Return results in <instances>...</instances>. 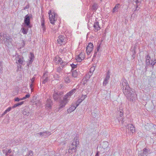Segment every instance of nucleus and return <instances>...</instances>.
Returning <instances> with one entry per match:
<instances>
[{
    "label": "nucleus",
    "mask_w": 156,
    "mask_h": 156,
    "mask_svg": "<svg viewBox=\"0 0 156 156\" xmlns=\"http://www.w3.org/2000/svg\"><path fill=\"white\" fill-rule=\"evenodd\" d=\"M123 93L129 101H133L136 98V94L134 90L126 86L123 90Z\"/></svg>",
    "instance_id": "1"
},
{
    "label": "nucleus",
    "mask_w": 156,
    "mask_h": 156,
    "mask_svg": "<svg viewBox=\"0 0 156 156\" xmlns=\"http://www.w3.org/2000/svg\"><path fill=\"white\" fill-rule=\"evenodd\" d=\"M73 94L71 91H70L64 96L63 100H61L59 101V107L57 109L58 111H60L61 109L65 106L69 102L71 96Z\"/></svg>",
    "instance_id": "2"
},
{
    "label": "nucleus",
    "mask_w": 156,
    "mask_h": 156,
    "mask_svg": "<svg viewBox=\"0 0 156 156\" xmlns=\"http://www.w3.org/2000/svg\"><path fill=\"white\" fill-rule=\"evenodd\" d=\"M0 40L1 43L5 44L8 46L9 43H12V39L10 36H7L6 33L1 32L0 33Z\"/></svg>",
    "instance_id": "3"
},
{
    "label": "nucleus",
    "mask_w": 156,
    "mask_h": 156,
    "mask_svg": "<svg viewBox=\"0 0 156 156\" xmlns=\"http://www.w3.org/2000/svg\"><path fill=\"white\" fill-rule=\"evenodd\" d=\"M63 93L62 92L58 91H55L53 92V97L55 101H59V105L58 108H59V101L61 100H62L61 99V98L63 96ZM58 108L56 109V112L58 111ZM61 110H60V111ZM60 112V111H59Z\"/></svg>",
    "instance_id": "4"
},
{
    "label": "nucleus",
    "mask_w": 156,
    "mask_h": 156,
    "mask_svg": "<svg viewBox=\"0 0 156 156\" xmlns=\"http://www.w3.org/2000/svg\"><path fill=\"white\" fill-rule=\"evenodd\" d=\"M74 141L69 146L68 153L72 154L73 152H76V150L77 147L76 145L78 144L79 141L76 138H74Z\"/></svg>",
    "instance_id": "5"
},
{
    "label": "nucleus",
    "mask_w": 156,
    "mask_h": 156,
    "mask_svg": "<svg viewBox=\"0 0 156 156\" xmlns=\"http://www.w3.org/2000/svg\"><path fill=\"white\" fill-rule=\"evenodd\" d=\"M32 18V15H27L25 16L24 21V24L25 26L29 28H31L32 26L30 24V20Z\"/></svg>",
    "instance_id": "6"
},
{
    "label": "nucleus",
    "mask_w": 156,
    "mask_h": 156,
    "mask_svg": "<svg viewBox=\"0 0 156 156\" xmlns=\"http://www.w3.org/2000/svg\"><path fill=\"white\" fill-rule=\"evenodd\" d=\"M151 153L150 149L145 148L142 151H139L138 156H147V154Z\"/></svg>",
    "instance_id": "7"
},
{
    "label": "nucleus",
    "mask_w": 156,
    "mask_h": 156,
    "mask_svg": "<svg viewBox=\"0 0 156 156\" xmlns=\"http://www.w3.org/2000/svg\"><path fill=\"white\" fill-rule=\"evenodd\" d=\"M53 60L56 64H60L61 66L62 67V68L64 67V65L63 64V61L62 58L60 57L58 55L54 57Z\"/></svg>",
    "instance_id": "8"
},
{
    "label": "nucleus",
    "mask_w": 156,
    "mask_h": 156,
    "mask_svg": "<svg viewBox=\"0 0 156 156\" xmlns=\"http://www.w3.org/2000/svg\"><path fill=\"white\" fill-rule=\"evenodd\" d=\"M64 80V82L66 84H68L72 81L73 79V77L71 75V73H70L65 76Z\"/></svg>",
    "instance_id": "9"
},
{
    "label": "nucleus",
    "mask_w": 156,
    "mask_h": 156,
    "mask_svg": "<svg viewBox=\"0 0 156 156\" xmlns=\"http://www.w3.org/2000/svg\"><path fill=\"white\" fill-rule=\"evenodd\" d=\"M58 39H57L58 43L60 45H62L63 43H66V38L65 37L64 35H61L58 37Z\"/></svg>",
    "instance_id": "10"
},
{
    "label": "nucleus",
    "mask_w": 156,
    "mask_h": 156,
    "mask_svg": "<svg viewBox=\"0 0 156 156\" xmlns=\"http://www.w3.org/2000/svg\"><path fill=\"white\" fill-rule=\"evenodd\" d=\"M53 105V102L51 100L50 98L47 99L46 104L45 105V108L46 109L49 110L51 109Z\"/></svg>",
    "instance_id": "11"
},
{
    "label": "nucleus",
    "mask_w": 156,
    "mask_h": 156,
    "mask_svg": "<svg viewBox=\"0 0 156 156\" xmlns=\"http://www.w3.org/2000/svg\"><path fill=\"white\" fill-rule=\"evenodd\" d=\"M16 59L17 61L18 60V62H16V63L19 64V66H18V67H21V66L20 65H23L24 62V61L23 60V57L17 55L16 56Z\"/></svg>",
    "instance_id": "12"
},
{
    "label": "nucleus",
    "mask_w": 156,
    "mask_h": 156,
    "mask_svg": "<svg viewBox=\"0 0 156 156\" xmlns=\"http://www.w3.org/2000/svg\"><path fill=\"white\" fill-rule=\"evenodd\" d=\"M93 48V44L91 43L88 44L86 49V52L87 55H89L92 51Z\"/></svg>",
    "instance_id": "13"
},
{
    "label": "nucleus",
    "mask_w": 156,
    "mask_h": 156,
    "mask_svg": "<svg viewBox=\"0 0 156 156\" xmlns=\"http://www.w3.org/2000/svg\"><path fill=\"white\" fill-rule=\"evenodd\" d=\"M110 72L109 71H108L107 73L106 77L103 83L104 86H106V85L108 83V80L110 77Z\"/></svg>",
    "instance_id": "14"
},
{
    "label": "nucleus",
    "mask_w": 156,
    "mask_h": 156,
    "mask_svg": "<svg viewBox=\"0 0 156 156\" xmlns=\"http://www.w3.org/2000/svg\"><path fill=\"white\" fill-rule=\"evenodd\" d=\"M51 10H50L48 12V14H49V20L50 23L52 24H54V22L55 21V14H54L53 16L52 14H51Z\"/></svg>",
    "instance_id": "15"
},
{
    "label": "nucleus",
    "mask_w": 156,
    "mask_h": 156,
    "mask_svg": "<svg viewBox=\"0 0 156 156\" xmlns=\"http://www.w3.org/2000/svg\"><path fill=\"white\" fill-rule=\"evenodd\" d=\"M84 58V54L83 53L81 52L76 58V60L79 62H81Z\"/></svg>",
    "instance_id": "16"
},
{
    "label": "nucleus",
    "mask_w": 156,
    "mask_h": 156,
    "mask_svg": "<svg viewBox=\"0 0 156 156\" xmlns=\"http://www.w3.org/2000/svg\"><path fill=\"white\" fill-rule=\"evenodd\" d=\"M128 128L130 130V131L132 133L135 132V127L132 124H129L127 125Z\"/></svg>",
    "instance_id": "17"
},
{
    "label": "nucleus",
    "mask_w": 156,
    "mask_h": 156,
    "mask_svg": "<svg viewBox=\"0 0 156 156\" xmlns=\"http://www.w3.org/2000/svg\"><path fill=\"white\" fill-rule=\"evenodd\" d=\"M93 27L94 28V31L95 32L101 29L98 22H95L94 25Z\"/></svg>",
    "instance_id": "18"
},
{
    "label": "nucleus",
    "mask_w": 156,
    "mask_h": 156,
    "mask_svg": "<svg viewBox=\"0 0 156 156\" xmlns=\"http://www.w3.org/2000/svg\"><path fill=\"white\" fill-rule=\"evenodd\" d=\"M34 54L32 53H30V60L29 61L27 62V63L28 65H30L34 61Z\"/></svg>",
    "instance_id": "19"
},
{
    "label": "nucleus",
    "mask_w": 156,
    "mask_h": 156,
    "mask_svg": "<svg viewBox=\"0 0 156 156\" xmlns=\"http://www.w3.org/2000/svg\"><path fill=\"white\" fill-rule=\"evenodd\" d=\"M30 108L28 107H26L23 111V114L24 115H28L29 114Z\"/></svg>",
    "instance_id": "20"
},
{
    "label": "nucleus",
    "mask_w": 156,
    "mask_h": 156,
    "mask_svg": "<svg viewBox=\"0 0 156 156\" xmlns=\"http://www.w3.org/2000/svg\"><path fill=\"white\" fill-rule=\"evenodd\" d=\"M121 86L123 88V90L124 89H125L126 87V86H129V85L128 84V83L127 82V81L126 80H124L123 82H122L121 83Z\"/></svg>",
    "instance_id": "21"
},
{
    "label": "nucleus",
    "mask_w": 156,
    "mask_h": 156,
    "mask_svg": "<svg viewBox=\"0 0 156 156\" xmlns=\"http://www.w3.org/2000/svg\"><path fill=\"white\" fill-rule=\"evenodd\" d=\"M41 26L42 27V28L43 29V31H44L45 29V20L43 18L42 16V18H41Z\"/></svg>",
    "instance_id": "22"
},
{
    "label": "nucleus",
    "mask_w": 156,
    "mask_h": 156,
    "mask_svg": "<svg viewBox=\"0 0 156 156\" xmlns=\"http://www.w3.org/2000/svg\"><path fill=\"white\" fill-rule=\"evenodd\" d=\"M77 107L76 105H72L71 107L69 109H67V112L68 113H71L72 111H74Z\"/></svg>",
    "instance_id": "23"
},
{
    "label": "nucleus",
    "mask_w": 156,
    "mask_h": 156,
    "mask_svg": "<svg viewBox=\"0 0 156 156\" xmlns=\"http://www.w3.org/2000/svg\"><path fill=\"white\" fill-rule=\"evenodd\" d=\"M119 5H120L119 4H118L115 5V7H114L113 9V12H118V9L119 8Z\"/></svg>",
    "instance_id": "24"
},
{
    "label": "nucleus",
    "mask_w": 156,
    "mask_h": 156,
    "mask_svg": "<svg viewBox=\"0 0 156 156\" xmlns=\"http://www.w3.org/2000/svg\"><path fill=\"white\" fill-rule=\"evenodd\" d=\"M73 77V79L74 80V78H75L77 76V73L76 70H74L72 71V74H71Z\"/></svg>",
    "instance_id": "25"
},
{
    "label": "nucleus",
    "mask_w": 156,
    "mask_h": 156,
    "mask_svg": "<svg viewBox=\"0 0 156 156\" xmlns=\"http://www.w3.org/2000/svg\"><path fill=\"white\" fill-rule=\"evenodd\" d=\"M23 103H24L23 101H21L20 102H19L16 104L14 105L13 106H12V108H16V107H19L20 106V105H22L23 104Z\"/></svg>",
    "instance_id": "26"
},
{
    "label": "nucleus",
    "mask_w": 156,
    "mask_h": 156,
    "mask_svg": "<svg viewBox=\"0 0 156 156\" xmlns=\"http://www.w3.org/2000/svg\"><path fill=\"white\" fill-rule=\"evenodd\" d=\"M35 135L36 136H37L39 135H40V136H44L45 137H47V135H45L44 132H41L39 133H37L35 134Z\"/></svg>",
    "instance_id": "27"
},
{
    "label": "nucleus",
    "mask_w": 156,
    "mask_h": 156,
    "mask_svg": "<svg viewBox=\"0 0 156 156\" xmlns=\"http://www.w3.org/2000/svg\"><path fill=\"white\" fill-rule=\"evenodd\" d=\"M21 30H22V32L24 34H26L28 31V29H26L24 27H22Z\"/></svg>",
    "instance_id": "28"
},
{
    "label": "nucleus",
    "mask_w": 156,
    "mask_h": 156,
    "mask_svg": "<svg viewBox=\"0 0 156 156\" xmlns=\"http://www.w3.org/2000/svg\"><path fill=\"white\" fill-rule=\"evenodd\" d=\"M90 75L89 73L87 74L86 75L85 77L86 82H87L88 81V80L90 78Z\"/></svg>",
    "instance_id": "29"
},
{
    "label": "nucleus",
    "mask_w": 156,
    "mask_h": 156,
    "mask_svg": "<svg viewBox=\"0 0 156 156\" xmlns=\"http://www.w3.org/2000/svg\"><path fill=\"white\" fill-rule=\"evenodd\" d=\"M44 75L42 77V79H43V80L42 81V83H43L44 84L47 82L48 80V77H46L44 79Z\"/></svg>",
    "instance_id": "30"
},
{
    "label": "nucleus",
    "mask_w": 156,
    "mask_h": 156,
    "mask_svg": "<svg viewBox=\"0 0 156 156\" xmlns=\"http://www.w3.org/2000/svg\"><path fill=\"white\" fill-rule=\"evenodd\" d=\"M82 101H83L80 98L78 99L75 105L77 107H78L79 104H80Z\"/></svg>",
    "instance_id": "31"
},
{
    "label": "nucleus",
    "mask_w": 156,
    "mask_h": 156,
    "mask_svg": "<svg viewBox=\"0 0 156 156\" xmlns=\"http://www.w3.org/2000/svg\"><path fill=\"white\" fill-rule=\"evenodd\" d=\"M63 68H62V67L61 66H59L57 68V72L59 73H60L62 72V71Z\"/></svg>",
    "instance_id": "32"
},
{
    "label": "nucleus",
    "mask_w": 156,
    "mask_h": 156,
    "mask_svg": "<svg viewBox=\"0 0 156 156\" xmlns=\"http://www.w3.org/2000/svg\"><path fill=\"white\" fill-rule=\"evenodd\" d=\"M30 94L29 93L27 94L25 97H23L22 98H21V100H25L27 98H29L30 97Z\"/></svg>",
    "instance_id": "33"
},
{
    "label": "nucleus",
    "mask_w": 156,
    "mask_h": 156,
    "mask_svg": "<svg viewBox=\"0 0 156 156\" xmlns=\"http://www.w3.org/2000/svg\"><path fill=\"white\" fill-rule=\"evenodd\" d=\"M59 76L57 74H55L54 75V78L57 80H59Z\"/></svg>",
    "instance_id": "34"
},
{
    "label": "nucleus",
    "mask_w": 156,
    "mask_h": 156,
    "mask_svg": "<svg viewBox=\"0 0 156 156\" xmlns=\"http://www.w3.org/2000/svg\"><path fill=\"white\" fill-rule=\"evenodd\" d=\"M77 65L78 64L75 65L73 64H71L70 65L72 67V70H74V69L76 68Z\"/></svg>",
    "instance_id": "35"
},
{
    "label": "nucleus",
    "mask_w": 156,
    "mask_h": 156,
    "mask_svg": "<svg viewBox=\"0 0 156 156\" xmlns=\"http://www.w3.org/2000/svg\"><path fill=\"white\" fill-rule=\"evenodd\" d=\"M120 111H119L120 113H119V115L120 117V118H122L123 117V111L122 109H120Z\"/></svg>",
    "instance_id": "36"
},
{
    "label": "nucleus",
    "mask_w": 156,
    "mask_h": 156,
    "mask_svg": "<svg viewBox=\"0 0 156 156\" xmlns=\"http://www.w3.org/2000/svg\"><path fill=\"white\" fill-rule=\"evenodd\" d=\"M146 62H149V63H150V59L151 58L150 56L149 55H148L146 57Z\"/></svg>",
    "instance_id": "37"
},
{
    "label": "nucleus",
    "mask_w": 156,
    "mask_h": 156,
    "mask_svg": "<svg viewBox=\"0 0 156 156\" xmlns=\"http://www.w3.org/2000/svg\"><path fill=\"white\" fill-rule=\"evenodd\" d=\"M118 121L120 122V121L121 122V123L122 124H123L124 122V121L123 120V117L122 118H120L119 117L118 119Z\"/></svg>",
    "instance_id": "38"
},
{
    "label": "nucleus",
    "mask_w": 156,
    "mask_h": 156,
    "mask_svg": "<svg viewBox=\"0 0 156 156\" xmlns=\"http://www.w3.org/2000/svg\"><path fill=\"white\" fill-rule=\"evenodd\" d=\"M142 0H135V2L136 5H140L141 3V2Z\"/></svg>",
    "instance_id": "39"
},
{
    "label": "nucleus",
    "mask_w": 156,
    "mask_h": 156,
    "mask_svg": "<svg viewBox=\"0 0 156 156\" xmlns=\"http://www.w3.org/2000/svg\"><path fill=\"white\" fill-rule=\"evenodd\" d=\"M156 63V60H154L153 61L152 60H151V65H152V67L153 68L154 67V65Z\"/></svg>",
    "instance_id": "40"
},
{
    "label": "nucleus",
    "mask_w": 156,
    "mask_h": 156,
    "mask_svg": "<svg viewBox=\"0 0 156 156\" xmlns=\"http://www.w3.org/2000/svg\"><path fill=\"white\" fill-rule=\"evenodd\" d=\"M87 95H82V97H81V98H80L81 99H82V100L83 101L84 99L86 98L87 97Z\"/></svg>",
    "instance_id": "41"
},
{
    "label": "nucleus",
    "mask_w": 156,
    "mask_h": 156,
    "mask_svg": "<svg viewBox=\"0 0 156 156\" xmlns=\"http://www.w3.org/2000/svg\"><path fill=\"white\" fill-rule=\"evenodd\" d=\"M27 154L29 155V156H33V151H29Z\"/></svg>",
    "instance_id": "42"
},
{
    "label": "nucleus",
    "mask_w": 156,
    "mask_h": 156,
    "mask_svg": "<svg viewBox=\"0 0 156 156\" xmlns=\"http://www.w3.org/2000/svg\"><path fill=\"white\" fill-rule=\"evenodd\" d=\"M65 48H63L62 49L61 48L60 51L62 53H64L66 52V51H65Z\"/></svg>",
    "instance_id": "43"
},
{
    "label": "nucleus",
    "mask_w": 156,
    "mask_h": 156,
    "mask_svg": "<svg viewBox=\"0 0 156 156\" xmlns=\"http://www.w3.org/2000/svg\"><path fill=\"white\" fill-rule=\"evenodd\" d=\"M14 101H20L21 100V98L20 99L18 97H16V98H14Z\"/></svg>",
    "instance_id": "44"
},
{
    "label": "nucleus",
    "mask_w": 156,
    "mask_h": 156,
    "mask_svg": "<svg viewBox=\"0 0 156 156\" xmlns=\"http://www.w3.org/2000/svg\"><path fill=\"white\" fill-rule=\"evenodd\" d=\"M30 87L31 90L32 91V90H33V89H34V84L31 83V84L30 85Z\"/></svg>",
    "instance_id": "45"
},
{
    "label": "nucleus",
    "mask_w": 156,
    "mask_h": 156,
    "mask_svg": "<svg viewBox=\"0 0 156 156\" xmlns=\"http://www.w3.org/2000/svg\"><path fill=\"white\" fill-rule=\"evenodd\" d=\"M35 79V77H33L31 79V83L34 84Z\"/></svg>",
    "instance_id": "46"
},
{
    "label": "nucleus",
    "mask_w": 156,
    "mask_h": 156,
    "mask_svg": "<svg viewBox=\"0 0 156 156\" xmlns=\"http://www.w3.org/2000/svg\"><path fill=\"white\" fill-rule=\"evenodd\" d=\"M45 135H47V136H49L51 135V133H50L48 131H46L45 132H44Z\"/></svg>",
    "instance_id": "47"
},
{
    "label": "nucleus",
    "mask_w": 156,
    "mask_h": 156,
    "mask_svg": "<svg viewBox=\"0 0 156 156\" xmlns=\"http://www.w3.org/2000/svg\"><path fill=\"white\" fill-rule=\"evenodd\" d=\"M100 45H99L98 46L97 48V51H96L97 52H99V50L100 49Z\"/></svg>",
    "instance_id": "48"
},
{
    "label": "nucleus",
    "mask_w": 156,
    "mask_h": 156,
    "mask_svg": "<svg viewBox=\"0 0 156 156\" xmlns=\"http://www.w3.org/2000/svg\"><path fill=\"white\" fill-rule=\"evenodd\" d=\"M138 5H136V8L135 9V10H134V12H135V11H136L138 10H139V9L140 8L138 7Z\"/></svg>",
    "instance_id": "49"
},
{
    "label": "nucleus",
    "mask_w": 156,
    "mask_h": 156,
    "mask_svg": "<svg viewBox=\"0 0 156 156\" xmlns=\"http://www.w3.org/2000/svg\"><path fill=\"white\" fill-rule=\"evenodd\" d=\"M13 108L12 107H9L6 110L8 112L10 111L11 110V109Z\"/></svg>",
    "instance_id": "50"
},
{
    "label": "nucleus",
    "mask_w": 156,
    "mask_h": 156,
    "mask_svg": "<svg viewBox=\"0 0 156 156\" xmlns=\"http://www.w3.org/2000/svg\"><path fill=\"white\" fill-rule=\"evenodd\" d=\"M97 52L96 51L94 55L93 56V58H95L96 56V55H97Z\"/></svg>",
    "instance_id": "51"
},
{
    "label": "nucleus",
    "mask_w": 156,
    "mask_h": 156,
    "mask_svg": "<svg viewBox=\"0 0 156 156\" xmlns=\"http://www.w3.org/2000/svg\"><path fill=\"white\" fill-rule=\"evenodd\" d=\"M29 8V5L28 4L24 8V9H28Z\"/></svg>",
    "instance_id": "52"
},
{
    "label": "nucleus",
    "mask_w": 156,
    "mask_h": 156,
    "mask_svg": "<svg viewBox=\"0 0 156 156\" xmlns=\"http://www.w3.org/2000/svg\"><path fill=\"white\" fill-rule=\"evenodd\" d=\"M71 92H72L73 94L76 91V89H73L72 90H71Z\"/></svg>",
    "instance_id": "53"
},
{
    "label": "nucleus",
    "mask_w": 156,
    "mask_h": 156,
    "mask_svg": "<svg viewBox=\"0 0 156 156\" xmlns=\"http://www.w3.org/2000/svg\"><path fill=\"white\" fill-rule=\"evenodd\" d=\"M71 92H72L73 94L76 91V89H73L72 90H71Z\"/></svg>",
    "instance_id": "54"
},
{
    "label": "nucleus",
    "mask_w": 156,
    "mask_h": 156,
    "mask_svg": "<svg viewBox=\"0 0 156 156\" xmlns=\"http://www.w3.org/2000/svg\"><path fill=\"white\" fill-rule=\"evenodd\" d=\"M92 9L94 10H96L97 9V8H96V6L94 5L93 6Z\"/></svg>",
    "instance_id": "55"
},
{
    "label": "nucleus",
    "mask_w": 156,
    "mask_h": 156,
    "mask_svg": "<svg viewBox=\"0 0 156 156\" xmlns=\"http://www.w3.org/2000/svg\"><path fill=\"white\" fill-rule=\"evenodd\" d=\"M87 82H86V81L85 80V79L83 81L82 84L84 85L85 86L86 83Z\"/></svg>",
    "instance_id": "56"
},
{
    "label": "nucleus",
    "mask_w": 156,
    "mask_h": 156,
    "mask_svg": "<svg viewBox=\"0 0 156 156\" xmlns=\"http://www.w3.org/2000/svg\"><path fill=\"white\" fill-rule=\"evenodd\" d=\"M144 35H145V37L146 36H147L148 34V33L147 32H145L144 33Z\"/></svg>",
    "instance_id": "57"
},
{
    "label": "nucleus",
    "mask_w": 156,
    "mask_h": 156,
    "mask_svg": "<svg viewBox=\"0 0 156 156\" xmlns=\"http://www.w3.org/2000/svg\"><path fill=\"white\" fill-rule=\"evenodd\" d=\"M6 152H7L8 154L10 153L11 152V150L10 149L8 150V151H6Z\"/></svg>",
    "instance_id": "58"
},
{
    "label": "nucleus",
    "mask_w": 156,
    "mask_h": 156,
    "mask_svg": "<svg viewBox=\"0 0 156 156\" xmlns=\"http://www.w3.org/2000/svg\"><path fill=\"white\" fill-rule=\"evenodd\" d=\"M99 152L98 151L97 152V153L95 155V156H99Z\"/></svg>",
    "instance_id": "59"
},
{
    "label": "nucleus",
    "mask_w": 156,
    "mask_h": 156,
    "mask_svg": "<svg viewBox=\"0 0 156 156\" xmlns=\"http://www.w3.org/2000/svg\"><path fill=\"white\" fill-rule=\"evenodd\" d=\"M8 112L7 111V110H5V112H4V113L3 114V115H5Z\"/></svg>",
    "instance_id": "60"
},
{
    "label": "nucleus",
    "mask_w": 156,
    "mask_h": 156,
    "mask_svg": "<svg viewBox=\"0 0 156 156\" xmlns=\"http://www.w3.org/2000/svg\"><path fill=\"white\" fill-rule=\"evenodd\" d=\"M25 41H24L23 40V46H24L25 45Z\"/></svg>",
    "instance_id": "61"
},
{
    "label": "nucleus",
    "mask_w": 156,
    "mask_h": 156,
    "mask_svg": "<svg viewBox=\"0 0 156 156\" xmlns=\"http://www.w3.org/2000/svg\"><path fill=\"white\" fill-rule=\"evenodd\" d=\"M63 62H64L63 63V64L64 65V66L65 65H66V64H67V63H66V62H65L64 61H63Z\"/></svg>",
    "instance_id": "62"
},
{
    "label": "nucleus",
    "mask_w": 156,
    "mask_h": 156,
    "mask_svg": "<svg viewBox=\"0 0 156 156\" xmlns=\"http://www.w3.org/2000/svg\"><path fill=\"white\" fill-rule=\"evenodd\" d=\"M5 156H8V153L6 152H5Z\"/></svg>",
    "instance_id": "63"
},
{
    "label": "nucleus",
    "mask_w": 156,
    "mask_h": 156,
    "mask_svg": "<svg viewBox=\"0 0 156 156\" xmlns=\"http://www.w3.org/2000/svg\"><path fill=\"white\" fill-rule=\"evenodd\" d=\"M3 153H5V152H6V151H5V150H3Z\"/></svg>",
    "instance_id": "64"
}]
</instances>
